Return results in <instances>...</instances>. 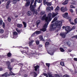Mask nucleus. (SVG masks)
Segmentation results:
<instances>
[{"mask_svg":"<svg viewBox=\"0 0 77 77\" xmlns=\"http://www.w3.org/2000/svg\"><path fill=\"white\" fill-rule=\"evenodd\" d=\"M2 27L3 28H5V23L4 22L3 23Z\"/></svg>","mask_w":77,"mask_h":77,"instance_id":"obj_41","label":"nucleus"},{"mask_svg":"<svg viewBox=\"0 0 77 77\" xmlns=\"http://www.w3.org/2000/svg\"><path fill=\"white\" fill-rule=\"evenodd\" d=\"M70 7L71 8H75V7L73 6L72 5H70Z\"/></svg>","mask_w":77,"mask_h":77,"instance_id":"obj_46","label":"nucleus"},{"mask_svg":"<svg viewBox=\"0 0 77 77\" xmlns=\"http://www.w3.org/2000/svg\"><path fill=\"white\" fill-rule=\"evenodd\" d=\"M9 74L10 75H15V74L12 72V71H10L9 72Z\"/></svg>","mask_w":77,"mask_h":77,"instance_id":"obj_28","label":"nucleus"},{"mask_svg":"<svg viewBox=\"0 0 77 77\" xmlns=\"http://www.w3.org/2000/svg\"><path fill=\"white\" fill-rule=\"evenodd\" d=\"M9 76H11L10 74H7L6 75V77H9Z\"/></svg>","mask_w":77,"mask_h":77,"instance_id":"obj_63","label":"nucleus"},{"mask_svg":"<svg viewBox=\"0 0 77 77\" xmlns=\"http://www.w3.org/2000/svg\"><path fill=\"white\" fill-rule=\"evenodd\" d=\"M45 11H42L41 12L40 14L42 15H44V14H45Z\"/></svg>","mask_w":77,"mask_h":77,"instance_id":"obj_30","label":"nucleus"},{"mask_svg":"<svg viewBox=\"0 0 77 77\" xmlns=\"http://www.w3.org/2000/svg\"><path fill=\"white\" fill-rule=\"evenodd\" d=\"M75 26H73L72 27V30L75 29Z\"/></svg>","mask_w":77,"mask_h":77,"instance_id":"obj_55","label":"nucleus"},{"mask_svg":"<svg viewBox=\"0 0 77 77\" xmlns=\"http://www.w3.org/2000/svg\"><path fill=\"white\" fill-rule=\"evenodd\" d=\"M60 64L61 65H62V66H64V63L63 62H61L60 63Z\"/></svg>","mask_w":77,"mask_h":77,"instance_id":"obj_40","label":"nucleus"},{"mask_svg":"<svg viewBox=\"0 0 77 77\" xmlns=\"http://www.w3.org/2000/svg\"><path fill=\"white\" fill-rule=\"evenodd\" d=\"M52 14L51 13H49L48 15V17H47V15L45 14L42 17V20H45L46 22V23L44 25L43 28L42 29H40V30H41L43 32H45L47 30V28L48 24V22L51 21V17Z\"/></svg>","mask_w":77,"mask_h":77,"instance_id":"obj_1","label":"nucleus"},{"mask_svg":"<svg viewBox=\"0 0 77 77\" xmlns=\"http://www.w3.org/2000/svg\"><path fill=\"white\" fill-rule=\"evenodd\" d=\"M41 23V20H38L37 21V25H38L39 24V23Z\"/></svg>","mask_w":77,"mask_h":77,"instance_id":"obj_33","label":"nucleus"},{"mask_svg":"<svg viewBox=\"0 0 77 77\" xmlns=\"http://www.w3.org/2000/svg\"><path fill=\"white\" fill-rule=\"evenodd\" d=\"M14 61V59H11V62H13Z\"/></svg>","mask_w":77,"mask_h":77,"instance_id":"obj_61","label":"nucleus"},{"mask_svg":"<svg viewBox=\"0 0 77 77\" xmlns=\"http://www.w3.org/2000/svg\"><path fill=\"white\" fill-rule=\"evenodd\" d=\"M5 31L3 29H0V33H3Z\"/></svg>","mask_w":77,"mask_h":77,"instance_id":"obj_21","label":"nucleus"},{"mask_svg":"<svg viewBox=\"0 0 77 77\" xmlns=\"http://www.w3.org/2000/svg\"><path fill=\"white\" fill-rule=\"evenodd\" d=\"M13 36L11 35V37L12 38H16L18 36V33L16 32H14L13 34Z\"/></svg>","mask_w":77,"mask_h":77,"instance_id":"obj_4","label":"nucleus"},{"mask_svg":"<svg viewBox=\"0 0 77 77\" xmlns=\"http://www.w3.org/2000/svg\"><path fill=\"white\" fill-rule=\"evenodd\" d=\"M28 75L27 74H25L24 75V77H27Z\"/></svg>","mask_w":77,"mask_h":77,"instance_id":"obj_64","label":"nucleus"},{"mask_svg":"<svg viewBox=\"0 0 77 77\" xmlns=\"http://www.w3.org/2000/svg\"><path fill=\"white\" fill-rule=\"evenodd\" d=\"M37 2H38V3H41L42 2V0H37Z\"/></svg>","mask_w":77,"mask_h":77,"instance_id":"obj_36","label":"nucleus"},{"mask_svg":"<svg viewBox=\"0 0 77 77\" xmlns=\"http://www.w3.org/2000/svg\"><path fill=\"white\" fill-rule=\"evenodd\" d=\"M2 23H3V20H0V24L2 25Z\"/></svg>","mask_w":77,"mask_h":77,"instance_id":"obj_52","label":"nucleus"},{"mask_svg":"<svg viewBox=\"0 0 77 77\" xmlns=\"http://www.w3.org/2000/svg\"><path fill=\"white\" fill-rule=\"evenodd\" d=\"M39 38L41 40H42L43 39V37L42 35H40Z\"/></svg>","mask_w":77,"mask_h":77,"instance_id":"obj_35","label":"nucleus"},{"mask_svg":"<svg viewBox=\"0 0 77 77\" xmlns=\"http://www.w3.org/2000/svg\"><path fill=\"white\" fill-rule=\"evenodd\" d=\"M74 22H75V23H77V18H76L75 19V20H74Z\"/></svg>","mask_w":77,"mask_h":77,"instance_id":"obj_49","label":"nucleus"},{"mask_svg":"<svg viewBox=\"0 0 77 77\" xmlns=\"http://www.w3.org/2000/svg\"><path fill=\"white\" fill-rule=\"evenodd\" d=\"M16 30L17 31L18 33H20V31L19 30H18V29L17 28L16 29Z\"/></svg>","mask_w":77,"mask_h":77,"instance_id":"obj_50","label":"nucleus"},{"mask_svg":"<svg viewBox=\"0 0 77 77\" xmlns=\"http://www.w3.org/2000/svg\"><path fill=\"white\" fill-rule=\"evenodd\" d=\"M10 3H11V1H8L7 3V5L6 6V8L7 9H9V5H10Z\"/></svg>","mask_w":77,"mask_h":77,"instance_id":"obj_13","label":"nucleus"},{"mask_svg":"<svg viewBox=\"0 0 77 77\" xmlns=\"http://www.w3.org/2000/svg\"><path fill=\"white\" fill-rule=\"evenodd\" d=\"M46 65L48 67H50V63H46Z\"/></svg>","mask_w":77,"mask_h":77,"instance_id":"obj_48","label":"nucleus"},{"mask_svg":"<svg viewBox=\"0 0 77 77\" xmlns=\"http://www.w3.org/2000/svg\"><path fill=\"white\" fill-rule=\"evenodd\" d=\"M39 68V66L37 65L35 67V70L36 71H37L38 69Z\"/></svg>","mask_w":77,"mask_h":77,"instance_id":"obj_23","label":"nucleus"},{"mask_svg":"<svg viewBox=\"0 0 77 77\" xmlns=\"http://www.w3.org/2000/svg\"><path fill=\"white\" fill-rule=\"evenodd\" d=\"M68 0H66L65 2L62 3V5H67L68 4Z\"/></svg>","mask_w":77,"mask_h":77,"instance_id":"obj_16","label":"nucleus"},{"mask_svg":"<svg viewBox=\"0 0 77 77\" xmlns=\"http://www.w3.org/2000/svg\"><path fill=\"white\" fill-rule=\"evenodd\" d=\"M71 4H72V5H75L76 4V2H74V1H72V2H71Z\"/></svg>","mask_w":77,"mask_h":77,"instance_id":"obj_31","label":"nucleus"},{"mask_svg":"<svg viewBox=\"0 0 77 77\" xmlns=\"http://www.w3.org/2000/svg\"><path fill=\"white\" fill-rule=\"evenodd\" d=\"M70 12H72V13H73V12H74V11H73V10H72V9H70Z\"/></svg>","mask_w":77,"mask_h":77,"instance_id":"obj_56","label":"nucleus"},{"mask_svg":"<svg viewBox=\"0 0 77 77\" xmlns=\"http://www.w3.org/2000/svg\"><path fill=\"white\" fill-rule=\"evenodd\" d=\"M32 14V12L31 11H28L26 12V14L28 16H31Z\"/></svg>","mask_w":77,"mask_h":77,"instance_id":"obj_12","label":"nucleus"},{"mask_svg":"<svg viewBox=\"0 0 77 77\" xmlns=\"http://www.w3.org/2000/svg\"><path fill=\"white\" fill-rule=\"evenodd\" d=\"M35 41L33 40H32L31 41H29V46L30 47V46H33V45H32V43L34 42Z\"/></svg>","mask_w":77,"mask_h":77,"instance_id":"obj_15","label":"nucleus"},{"mask_svg":"<svg viewBox=\"0 0 77 77\" xmlns=\"http://www.w3.org/2000/svg\"><path fill=\"white\" fill-rule=\"evenodd\" d=\"M8 20L9 21V22H10L11 21V18H10V17H8Z\"/></svg>","mask_w":77,"mask_h":77,"instance_id":"obj_38","label":"nucleus"},{"mask_svg":"<svg viewBox=\"0 0 77 77\" xmlns=\"http://www.w3.org/2000/svg\"><path fill=\"white\" fill-rule=\"evenodd\" d=\"M65 32H62L60 34V36H61L62 38H65V36H66V35L65 34Z\"/></svg>","mask_w":77,"mask_h":77,"instance_id":"obj_11","label":"nucleus"},{"mask_svg":"<svg viewBox=\"0 0 77 77\" xmlns=\"http://www.w3.org/2000/svg\"><path fill=\"white\" fill-rule=\"evenodd\" d=\"M74 60L75 61H77V58H74Z\"/></svg>","mask_w":77,"mask_h":77,"instance_id":"obj_62","label":"nucleus"},{"mask_svg":"<svg viewBox=\"0 0 77 77\" xmlns=\"http://www.w3.org/2000/svg\"><path fill=\"white\" fill-rule=\"evenodd\" d=\"M60 50L61 52H64L65 51V50L62 48H60Z\"/></svg>","mask_w":77,"mask_h":77,"instance_id":"obj_26","label":"nucleus"},{"mask_svg":"<svg viewBox=\"0 0 77 77\" xmlns=\"http://www.w3.org/2000/svg\"><path fill=\"white\" fill-rule=\"evenodd\" d=\"M57 20V18L56 17H55L54 18V19L52 21V23H53L54 22V21H56V20Z\"/></svg>","mask_w":77,"mask_h":77,"instance_id":"obj_20","label":"nucleus"},{"mask_svg":"<svg viewBox=\"0 0 77 77\" xmlns=\"http://www.w3.org/2000/svg\"><path fill=\"white\" fill-rule=\"evenodd\" d=\"M43 75H45V76H46V77H48V75L46 73H43Z\"/></svg>","mask_w":77,"mask_h":77,"instance_id":"obj_45","label":"nucleus"},{"mask_svg":"<svg viewBox=\"0 0 77 77\" xmlns=\"http://www.w3.org/2000/svg\"><path fill=\"white\" fill-rule=\"evenodd\" d=\"M64 77H70L68 75H63Z\"/></svg>","mask_w":77,"mask_h":77,"instance_id":"obj_43","label":"nucleus"},{"mask_svg":"<svg viewBox=\"0 0 77 77\" xmlns=\"http://www.w3.org/2000/svg\"><path fill=\"white\" fill-rule=\"evenodd\" d=\"M61 11L62 12H65V11H68V9L66 7H65L64 8V7H62L61 8Z\"/></svg>","mask_w":77,"mask_h":77,"instance_id":"obj_5","label":"nucleus"},{"mask_svg":"<svg viewBox=\"0 0 77 77\" xmlns=\"http://www.w3.org/2000/svg\"><path fill=\"white\" fill-rule=\"evenodd\" d=\"M40 9H41V6H39L37 9V11L39 12L40 11Z\"/></svg>","mask_w":77,"mask_h":77,"instance_id":"obj_37","label":"nucleus"},{"mask_svg":"<svg viewBox=\"0 0 77 77\" xmlns=\"http://www.w3.org/2000/svg\"><path fill=\"white\" fill-rule=\"evenodd\" d=\"M8 74V72H6L5 73V74H3L2 75V77H4V76H6V77L7 75Z\"/></svg>","mask_w":77,"mask_h":77,"instance_id":"obj_29","label":"nucleus"},{"mask_svg":"<svg viewBox=\"0 0 77 77\" xmlns=\"http://www.w3.org/2000/svg\"><path fill=\"white\" fill-rule=\"evenodd\" d=\"M77 38V35L76 36H73V37H72V39H74V38Z\"/></svg>","mask_w":77,"mask_h":77,"instance_id":"obj_53","label":"nucleus"},{"mask_svg":"<svg viewBox=\"0 0 77 77\" xmlns=\"http://www.w3.org/2000/svg\"><path fill=\"white\" fill-rule=\"evenodd\" d=\"M49 11H51V7H48L46 8V11H47V12H49Z\"/></svg>","mask_w":77,"mask_h":77,"instance_id":"obj_18","label":"nucleus"},{"mask_svg":"<svg viewBox=\"0 0 77 77\" xmlns=\"http://www.w3.org/2000/svg\"><path fill=\"white\" fill-rule=\"evenodd\" d=\"M21 53H22L23 54V53H27V52H26V51H21Z\"/></svg>","mask_w":77,"mask_h":77,"instance_id":"obj_47","label":"nucleus"},{"mask_svg":"<svg viewBox=\"0 0 77 77\" xmlns=\"http://www.w3.org/2000/svg\"><path fill=\"white\" fill-rule=\"evenodd\" d=\"M8 57H11V54L10 53H9L7 54Z\"/></svg>","mask_w":77,"mask_h":77,"instance_id":"obj_34","label":"nucleus"},{"mask_svg":"<svg viewBox=\"0 0 77 77\" xmlns=\"http://www.w3.org/2000/svg\"><path fill=\"white\" fill-rule=\"evenodd\" d=\"M46 0H43V3L44 5H46Z\"/></svg>","mask_w":77,"mask_h":77,"instance_id":"obj_42","label":"nucleus"},{"mask_svg":"<svg viewBox=\"0 0 77 77\" xmlns=\"http://www.w3.org/2000/svg\"><path fill=\"white\" fill-rule=\"evenodd\" d=\"M65 30L67 31V33L66 32V34H67L68 33L70 32V27H69L67 26L65 28Z\"/></svg>","mask_w":77,"mask_h":77,"instance_id":"obj_7","label":"nucleus"},{"mask_svg":"<svg viewBox=\"0 0 77 77\" xmlns=\"http://www.w3.org/2000/svg\"><path fill=\"white\" fill-rule=\"evenodd\" d=\"M34 76H37V74L36 73V72H34Z\"/></svg>","mask_w":77,"mask_h":77,"instance_id":"obj_58","label":"nucleus"},{"mask_svg":"<svg viewBox=\"0 0 77 77\" xmlns=\"http://www.w3.org/2000/svg\"><path fill=\"white\" fill-rule=\"evenodd\" d=\"M34 3V0H31V4L30 5V10L33 12V14L35 13V7H36V0H35L34 3V5H32V4Z\"/></svg>","mask_w":77,"mask_h":77,"instance_id":"obj_3","label":"nucleus"},{"mask_svg":"<svg viewBox=\"0 0 77 77\" xmlns=\"http://www.w3.org/2000/svg\"><path fill=\"white\" fill-rule=\"evenodd\" d=\"M7 65H8V67L11 66L10 65L11 63L9 62V61H7L6 62Z\"/></svg>","mask_w":77,"mask_h":77,"instance_id":"obj_25","label":"nucleus"},{"mask_svg":"<svg viewBox=\"0 0 77 77\" xmlns=\"http://www.w3.org/2000/svg\"><path fill=\"white\" fill-rule=\"evenodd\" d=\"M36 33V35H38V34H40L41 33V31H37L35 32L32 35V36H35V34Z\"/></svg>","mask_w":77,"mask_h":77,"instance_id":"obj_8","label":"nucleus"},{"mask_svg":"<svg viewBox=\"0 0 77 77\" xmlns=\"http://www.w3.org/2000/svg\"><path fill=\"white\" fill-rule=\"evenodd\" d=\"M60 10V8L59 7V6H57L55 10V12H58Z\"/></svg>","mask_w":77,"mask_h":77,"instance_id":"obj_17","label":"nucleus"},{"mask_svg":"<svg viewBox=\"0 0 77 77\" xmlns=\"http://www.w3.org/2000/svg\"><path fill=\"white\" fill-rule=\"evenodd\" d=\"M24 49H26V50H29V48L28 47H26L24 48Z\"/></svg>","mask_w":77,"mask_h":77,"instance_id":"obj_60","label":"nucleus"},{"mask_svg":"<svg viewBox=\"0 0 77 77\" xmlns=\"http://www.w3.org/2000/svg\"><path fill=\"white\" fill-rule=\"evenodd\" d=\"M30 3V0H28L26 3L25 5V7H28Z\"/></svg>","mask_w":77,"mask_h":77,"instance_id":"obj_10","label":"nucleus"},{"mask_svg":"<svg viewBox=\"0 0 77 77\" xmlns=\"http://www.w3.org/2000/svg\"><path fill=\"white\" fill-rule=\"evenodd\" d=\"M11 67V66H8V69H9L10 71H11V70H12V69Z\"/></svg>","mask_w":77,"mask_h":77,"instance_id":"obj_39","label":"nucleus"},{"mask_svg":"<svg viewBox=\"0 0 77 77\" xmlns=\"http://www.w3.org/2000/svg\"><path fill=\"white\" fill-rule=\"evenodd\" d=\"M23 24L24 26V27L26 28V22H23Z\"/></svg>","mask_w":77,"mask_h":77,"instance_id":"obj_32","label":"nucleus"},{"mask_svg":"<svg viewBox=\"0 0 77 77\" xmlns=\"http://www.w3.org/2000/svg\"><path fill=\"white\" fill-rule=\"evenodd\" d=\"M49 77H54V75L51 73H48Z\"/></svg>","mask_w":77,"mask_h":77,"instance_id":"obj_14","label":"nucleus"},{"mask_svg":"<svg viewBox=\"0 0 77 77\" xmlns=\"http://www.w3.org/2000/svg\"><path fill=\"white\" fill-rule=\"evenodd\" d=\"M69 19V22H71V18L69 17V19Z\"/></svg>","mask_w":77,"mask_h":77,"instance_id":"obj_57","label":"nucleus"},{"mask_svg":"<svg viewBox=\"0 0 77 77\" xmlns=\"http://www.w3.org/2000/svg\"><path fill=\"white\" fill-rule=\"evenodd\" d=\"M55 76L56 77H60V76H59V75L57 74H55Z\"/></svg>","mask_w":77,"mask_h":77,"instance_id":"obj_44","label":"nucleus"},{"mask_svg":"<svg viewBox=\"0 0 77 77\" xmlns=\"http://www.w3.org/2000/svg\"><path fill=\"white\" fill-rule=\"evenodd\" d=\"M46 4L47 5V6H51V2H47Z\"/></svg>","mask_w":77,"mask_h":77,"instance_id":"obj_19","label":"nucleus"},{"mask_svg":"<svg viewBox=\"0 0 77 77\" xmlns=\"http://www.w3.org/2000/svg\"><path fill=\"white\" fill-rule=\"evenodd\" d=\"M62 25V22L57 21L54 22V24H51L50 27V30H54L55 29H58L57 30H59L60 29V26Z\"/></svg>","mask_w":77,"mask_h":77,"instance_id":"obj_2","label":"nucleus"},{"mask_svg":"<svg viewBox=\"0 0 77 77\" xmlns=\"http://www.w3.org/2000/svg\"><path fill=\"white\" fill-rule=\"evenodd\" d=\"M66 44L68 45H70V43L69 42H66Z\"/></svg>","mask_w":77,"mask_h":77,"instance_id":"obj_54","label":"nucleus"},{"mask_svg":"<svg viewBox=\"0 0 77 77\" xmlns=\"http://www.w3.org/2000/svg\"><path fill=\"white\" fill-rule=\"evenodd\" d=\"M49 44H50L49 42H46L45 43V47H47Z\"/></svg>","mask_w":77,"mask_h":77,"instance_id":"obj_24","label":"nucleus"},{"mask_svg":"<svg viewBox=\"0 0 77 77\" xmlns=\"http://www.w3.org/2000/svg\"><path fill=\"white\" fill-rule=\"evenodd\" d=\"M49 54H51V55H53V54H54V53H53V51H49V52H48Z\"/></svg>","mask_w":77,"mask_h":77,"instance_id":"obj_22","label":"nucleus"},{"mask_svg":"<svg viewBox=\"0 0 77 77\" xmlns=\"http://www.w3.org/2000/svg\"><path fill=\"white\" fill-rule=\"evenodd\" d=\"M36 43L37 45H38V44H39V41H36Z\"/></svg>","mask_w":77,"mask_h":77,"instance_id":"obj_51","label":"nucleus"},{"mask_svg":"<svg viewBox=\"0 0 77 77\" xmlns=\"http://www.w3.org/2000/svg\"><path fill=\"white\" fill-rule=\"evenodd\" d=\"M58 13L57 12H56V13H54V12L52 13V18H54V17H55L58 14Z\"/></svg>","mask_w":77,"mask_h":77,"instance_id":"obj_9","label":"nucleus"},{"mask_svg":"<svg viewBox=\"0 0 77 77\" xmlns=\"http://www.w3.org/2000/svg\"><path fill=\"white\" fill-rule=\"evenodd\" d=\"M68 13H66L62 15V16L63 18H66V19H69V17L68 16Z\"/></svg>","mask_w":77,"mask_h":77,"instance_id":"obj_6","label":"nucleus"},{"mask_svg":"<svg viewBox=\"0 0 77 77\" xmlns=\"http://www.w3.org/2000/svg\"><path fill=\"white\" fill-rule=\"evenodd\" d=\"M20 1V0H13V3H16L17 2Z\"/></svg>","mask_w":77,"mask_h":77,"instance_id":"obj_27","label":"nucleus"},{"mask_svg":"<svg viewBox=\"0 0 77 77\" xmlns=\"http://www.w3.org/2000/svg\"><path fill=\"white\" fill-rule=\"evenodd\" d=\"M70 24H72V25H73L74 24H75V23H74L72 22H70Z\"/></svg>","mask_w":77,"mask_h":77,"instance_id":"obj_59","label":"nucleus"}]
</instances>
